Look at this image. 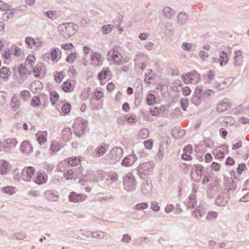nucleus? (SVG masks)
Listing matches in <instances>:
<instances>
[{
    "mask_svg": "<svg viewBox=\"0 0 249 249\" xmlns=\"http://www.w3.org/2000/svg\"><path fill=\"white\" fill-rule=\"evenodd\" d=\"M154 168L155 164L153 161L143 162L137 167V174L141 179H147L148 176L153 173Z\"/></svg>",
    "mask_w": 249,
    "mask_h": 249,
    "instance_id": "obj_1",
    "label": "nucleus"
},
{
    "mask_svg": "<svg viewBox=\"0 0 249 249\" xmlns=\"http://www.w3.org/2000/svg\"><path fill=\"white\" fill-rule=\"evenodd\" d=\"M124 188L127 192L134 191L137 186V182L131 173L124 175L123 178Z\"/></svg>",
    "mask_w": 249,
    "mask_h": 249,
    "instance_id": "obj_2",
    "label": "nucleus"
},
{
    "mask_svg": "<svg viewBox=\"0 0 249 249\" xmlns=\"http://www.w3.org/2000/svg\"><path fill=\"white\" fill-rule=\"evenodd\" d=\"M121 48L118 46H114L110 50L107 54V59L113 60V63L118 65H122L124 62L122 60L123 57L120 53Z\"/></svg>",
    "mask_w": 249,
    "mask_h": 249,
    "instance_id": "obj_3",
    "label": "nucleus"
},
{
    "mask_svg": "<svg viewBox=\"0 0 249 249\" xmlns=\"http://www.w3.org/2000/svg\"><path fill=\"white\" fill-rule=\"evenodd\" d=\"M62 31L60 34L66 38H69L73 35L76 31V24L71 22H67L62 24L61 25Z\"/></svg>",
    "mask_w": 249,
    "mask_h": 249,
    "instance_id": "obj_4",
    "label": "nucleus"
},
{
    "mask_svg": "<svg viewBox=\"0 0 249 249\" xmlns=\"http://www.w3.org/2000/svg\"><path fill=\"white\" fill-rule=\"evenodd\" d=\"M88 124V121L83 119H81L78 124L75 123L74 124L73 131L75 135L80 137L84 135L86 130Z\"/></svg>",
    "mask_w": 249,
    "mask_h": 249,
    "instance_id": "obj_5",
    "label": "nucleus"
},
{
    "mask_svg": "<svg viewBox=\"0 0 249 249\" xmlns=\"http://www.w3.org/2000/svg\"><path fill=\"white\" fill-rule=\"evenodd\" d=\"M183 81L186 84L197 83L200 79V75L196 71L186 73L181 77Z\"/></svg>",
    "mask_w": 249,
    "mask_h": 249,
    "instance_id": "obj_6",
    "label": "nucleus"
},
{
    "mask_svg": "<svg viewBox=\"0 0 249 249\" xmlns=\"http://www.w3.org/2000/svg\"><path fill=\"white\" fill-rule=\"evenodd\" d=\"M202 92V88L197 87L191 98V103L196 106L200 105L204 100L202 95L201 94Z\"/></svg>",
    "mask_w": 249,
    "mask_h": 249,
    "instance_id": "obj_7",
    "label": "nucleus"
},
{
    "mask_svg": "<svg viewBox=\"0 0 249 249\" xmlns=\"http://www.w3.org/2000/svg\"><path fill=\"white\" fill-rule=\"evenodd\" d=\"M224 182L227 184V186L229 187L227 188V192L228 193L230 191H233L235 190L238 185H240L241 182L239 179H237V180L236 181L232 178H229L226 176L224 178Z\"/></svg>",
    "mask_w": 249,
    "mask_h": 249,
    "instance_id": "obj_8",
    "label": "nucleus"
},
{
    "mask_svg": "<svg viewBox=\"0 0 249 249\" xmlns=\"http://www.w3.org/2000/svg\"><path fill=\"white\" fill-rule=\"evenodd\" d=\"M35 170L32 166L26 167L21 172V178L26 181H30L35 174Z\"/></svg>",
    "mask_w": 249,
    "mask_h": 249,
    "instance_id": "obj_9",
    "label": "nucleus"
},
{
    "mask_svg": "<svg viewBox=\"0 0 249 249\" xmlns=\"http://www.w3.org/2000/svg\"><path fill=\"white\" fill-rule=\"evenodd\" d=\"M30 69H28L26 68V63L21 64L18 66V72L19 73L20 78L22 79V81L26 79L28 75L31 74L32 71H31Z\"/></svg>",
    "mask_w": 249,
    "mask_h": 249,
    "instance_id": "obj_10",
    "label": "nucleus"
},
{
    "mask_svg": "<svg viewBox=\"0 0 249 249\" xmlns=\"http://www.w3.org/2000/svg\"><path fill=\"white\" fill-rule=\"evenodd\" d=\"M86 196L82 194H77L75 192L70 193L68 198L70 202L77 203L83 201L86 198Z\"/></svg>",
    "mask_w": 249,
    "mask_h": 249,
    "instance_id": "obj_11",
    "label": "nucleus"
},
{
    "mask_svg": "<svg viewBox=\"0 0 249 249\" xmlns=\"http://www.w3.org/2000/svg\"><path fill=\"white\" fill-rule=\"evenodd\" d=\"M137 159V157L135 154H130L125 156L122 160L121 164L124 166L129 167L132 165Z\"/></svg>",
    "mask_w": 249,
    "mask_h": 249,
    "instance_id": "obj_12",
    "label": "nucleus"
},
{
    "mask_svg": "<svg viewBox=\"0 0 249 249\" xmlns=\"http://www.w3.org/2000/svg\"><path fill=\"white\" fill-rule=\"evenodd\" d=\"M229 198L230 196L228 193L224 192L219 195L215 202L218 206H224L228 203Z\"/></svg>",
    "mask_w": 249,
    "mask_h": 249,
    "instance_id": "obj_13",
    "label": "nucleus"
},
{
    "mask_svg": "<svg viewBox=\"0 0 249 249\" xmlns=\"http://www.w3.org/2000/svg\"><path fill=\"white\" fill-rule=\"evenodd\" d=\"M123 150L121 147H115L110 152V158L112 160L119 161L123 156Z\"/></svg>",
    "mask_w": 249,
    "mask_h": 249,
    "instance_id": "obj_14",
    "label": "nucleus"
},
{
    "mask_svg": "<svg viewBox=\"0 0 249 249\" xmlns=\"http://www.w3.org/2000/svg\"><path fill=\"white\" fill-rule=\"evenodd\" d=\"M17 144V141L15 138H10L2 142V146L4 151H8L11 148L15 147Z\"/></svg>",
    "mask_w": 249,
    "mask_h": 249,
    "instance_id": "obj_15",
    "label": "nucleus"
},
{
    "mask_svg": "<svg viewBox=\"0 0 249 249\" xmlns=\"http://www.w3.org/2000/svg\"><path fill=\"white\" fill-rule=\"evenodd\" d=\"M233 64L235 67H240L243 62V56L241 50H237L234 52Z\"/></svg>",
    "mask_w": 249,
    "mask_h": 249,
    "instance_id": "obj_16",
    "label": "nucleus"
},
{
    "mask_svg": "<svg viewBox=\"0 0 249 249\" xmlns=\"http://www.w3.org/2000/svg\"><path fill=\"white\" fill-rule=\"evenodd\" d=\"M78 171H77V168H73L72 169H66L64 172L65 178L66 179L68 180L74 178V174L75 173L76 176L80 175L81 172L80 171V167L78 168Z\"/></svg>",
    "mask_w": 249,
    "mask_h": 249,
    "instance_id": "obj_17",
    "label": "nucleus"
},
{
    "mask_svg": "<svg viewBox=\"0 0 249 249\" xmlns=\"http://www.w3.org/2000/svg\"><path fill=\"white\" fill-rule=\"evenodd\" d=\"M152 185L151 180H149L148 178L145 179V180L142 183V192L143 195H148L152 191Z\"/></svg>",
    "mask_w": 249,
    "mask_h": 249,
    "instance_id": "obj_18",
    "label": "nucleus"
},
{
    "mask_svg": "<svg viewBox=\"0 0 249 249\" xmlns=\"http://www.w3.org/2000/svg\"><path fill=\"white\" fill-rule=\"evenodd\" d=\"M33 147L28 141H23L20 146V150L22 153L29 154L33 151Z\"/></svg>",
    "mask_w": 249,
    "mask_h": 249,
    "instance_id": "obj_19",
    "label": "nucleus"
},
{
    "mask_svg": "<svg viewBox=\"0 0 249 249\" xmlns=\"http://www.w3.org/2000/svg\"><path fill=\"white\" fill-rule=\"evenodd\" d=\"M47 181V177L41 172L36 174V177L34 179V182L37 185H42L45 183Z\"/></svg>",
    "mask_w": 249,
    "mask_h": 249,
    "instance_id": "obj_20",
    "label": "nucleus"
},
{
    "mask_svg": "<svg viewBox=\"0 0 249 249\" xmlns=\"http://www.w3.org/2000/svg\"><path fill=\"white\" fill-rule=\"evenodd\" d=\"M213 59L214 62L216 61H219V64L221 66L225 65L228 62L229 58L227 53L224 51H222L219 54V58L218 59L217 58L213 57Z\"/></svg>",
    "mask_w": 249,
    "mask_h": 249,
    "instance_id": "obj_21",
    "label": "nucleus"
},
{
    "mask_svg": "<svg viewBox=\"0 0 249 249\" xmlns=\"http://www.w3.org/2000/svg\"><path fill=\"white\" fill-rule=\"evenodd\" d=\"M59 51V49L57 48H53L51 50L50 53H46L44 54L43 57L44 60L48 61L50 59V57H51V58L53 61H55L58 57V53Z\"/></svg>",
    "mask_w": 249,
    "mask_h": 249,
    "instance_id": "obj_22",
    "label": "nucleus"
},
{
    "mask_svg": "<svg viewBox=\"0 0 249 249\" xmlns=\"http://www.w3.org/2000/svg\"><path fill=\"white\" fill-rule=\"evenodd\" d=\"M72 137L71 129L70 127L64 128L61 132V138L64 141H69Z\"/></svg>",
    "mask_w": 249,
    "mask_h": 249,
    "instance_id": "obj_23",
    "label": "nucleus"
},
{
    "mask_svg": "<svg viewBox=\"0 0 249 249\" xmlns=\"http://www.w3.org/2000/svg\"><path fill=\"white\" fill-rule=\"evenodd\" d=\"M108 148V145L103 143L102 144L98 146L95 150V153L97 157H100L104 155Z\"/></svg>",
    "mask_w": 249,
    "mask_h": 249,
    "instance_id": "obj_24",
    "label": "nucleus"
},
{
    "mask_svg": "<svg viewBox=\"0 0 249 249\" xmlns=\"http://www.w3.org/2000/svg\"><path fill=\"white\" fill-rule=\"evenodd\" d=\"M36 136L40 145L44 144L47 142V132L46 131L38 132Z\"/></svg>",
    "mask_w": 249,
    "mask_h": 249,
    "instance_id": "obj_25",
    "label": "nucleus"
},
{
    "mask_svg": "<svg viewBox=\"0 0 249 249\" xmlns=\"http://www.w3.org/2000/svg\"><path fill=\"white\" fill-rule=\"evenodd\" d=\"M231 104L229 102H221L218 103L216 107V110L218 112H222L231 107Z\"/></svg>",
    "mask_w": 249,
    "mask_h": 249,
    "instance_id": "obj_26",
    "label": "nucleus"
},
{
    "mask_svg": "<svg viewBox=\"0 0 249 249\" xmlns=\"http://www.w3.org/2000/svg\"><path fill=\"white\" fill-rule=\"evenodd\" d=\"M177 18L178 23L179 25H183L186 23L189 19L187 14L183 11L180 12L178 14Z\"/></svg>",
    "mask_w": 249,
    "mask_h": 249,
    "instance_id": "obj_27",
    "label": "nucleus"
},
{
    "mask_svg": "<svg viewBox=\"0 0 249 249\" xmlns=\"http://www.w3.org/2000/svg\"><path fill=\"white\" fill-rule=\"evenodd\" d=\"M10 166L9 163L5 160H1L0 161V173L4 175L7 173L10 169Z\"/></svg>",
    "mask_w": 249,
    "mask_h": 249,
    "instance_id": "obj_28",
    "label": "nucleus"
},
{
    "mask_svg": "<svg viewBox=\"0 0 249 249\" xmlns=\"http://www.w3.org/2000/svg\"><path fill=\"white\" fill-rule=\"evenodd\" d=\"M219 120V122L223 123V125L225 126H231L234 123L233 118L231 116L220 117Z\"/></svg>",
    "mask_w": 249,
    "mask_h": 249,
    "instance_id": "obj_29",
    "label": "nucleus"
},
{
    "mask_svg": "<svg viewBox=\"0 0 249 249\" xmlns=\"http://www.w3.org/2000/svg\"><path fill=\"white\" fill-rule=\"evenodd\" d=\"M11 72L9 69L6 67H3L0 69V77L4 80L9 79V76L11 75Z\"/></svg>",
    "mask_w": 249,
    "mask_h": 249,
    "instance_id": "obj_30",
    "label": "nucleus"
},
{
    "mask_svg": "<svg viewBox=\"0 0 249 249\" xmlns=\"http://www.w3.org/2000/svg\"><path fill=\"white\" fill-rule=\"evenodd\" d=\"M44 195L47 199L52 201H57L58 196L51 190H48L44 192Z\"/></svg>",
    "mask_w": 249,
    "mask_h": 249,
    "instance_id": "obj_31",
    "label": "nucleus"
},
{
    "mask_svg": "<svg viewBox=\"0 0 249 249\" xmlns=\"http://www.w3.org/2000/svg\"><path fill=\"white\" fill-rule=\"evenodd\" d=\"M62 89L65 92H72L74 90V87H73L70 81L67 80L63 82L62 86Z\"/></svg>",
    "mask_w": 249,
    "mask_h": 249,
    "instance_id": "obj_32",
    "label": "nucleus"
},
{
    "mask_svg": "<svg viewBox=\"0 0 249 249\" xmlns=\"http://www.w3.org/2000/svg\"><path fill=\"white\" fill-rule=\"evenodd\" d=\"M188 207L194 208L197 205L196 195L194 193H191L188 197Z\"/></svg>",
    "mask_w": 249,
    "mask_h": 249,
    "instance_id": "obj_33",
    "label": "nucleus"
},
{
    "mask_svg": "<svg viewBox=\"0 0 249 249\" xmlns=\"http://www.w3.org/2000/svg\"><path fill=\"white\" fill-rule=\"evenodd\" d=\"M194 167H195V173L197 175V176L202 177L204 173V167L200 164H194Z\"/></svg>",
    "mask_w": 249,
    "mask_h": 249,
    "instance_id": "obj_34",
    "label": "nucleus"
},
{
    "mask_svg": "<svg viewBox=\"0 0 249 249\" xmlns=\"http://www.w3.org/2000/svg\"><path fill=\"white\" fill-rule=\"evenodd\" d=\"M162 13L165 18H170L174 15V11L169 7H164L162 9Z\"/></svg>",
    "mask_w": 249,
    "mask_h": 249,
    "instance_id": "obj_35",
    "label": "nucleus"
},
{
    "mask_svg": "<svg viewBox=\"0 0 249 249\" xmlns=\"http://www.w3.org/2000/svg\"><path fill=\"white\" fill-rule=\"evenodd\" d=\"M25 43L28 46V47L30 48H32V46L34 45L36 46L37 47H40L41 45H36V42L35 41V39L31 36L26 37L25 38Z\"/></svg>",
    "mask_w": 249,
    "mask_h": 249,
    "instance_id": "obj_36",
    "label": "nucleus"
},
{
    "mask_svg": "<svg viewBox=\"0 0 249 249\" xmlns=\"http://www.w3.org/2000/svg\"><path fill=\"white\" fill-rule=\"evenodd\" d=\"M156 99L155 95L153 93H149L146 98V102L149 106H152L156 103Z\"/></svg>",
    "mask_w": 249,
    "mask_h": 249,
    "instance_id": "obj_37",
    "label": "nucleus"
},
{
    "mask_svg": "<svg viewBox=\"0 0 249 249\" xmlns=\"http://www.w3.org/2000/svg\"><path fill=\"white\" fill-rule=\"evenodd\" d=\"M19 104L20 103L18 98L15 96L13 97L11 102L12 110L16 111L19 107Z\"/></svg>",
    "mask_w": 249,
    "mask_h": 249,
    "instance_id": "obj_38",
    "label": "nucleus"
},
{
    "mask_svg": "<svg viewBox=\"0 0 249 249\" xmlns=\"http://www.w3.org/2000/svg\"><path fill=\"white\" fill-rule=\"evenodd\" d=\"M107 180H110L112 182H115L118 180V175L114 172H108L107 175Z\"/></svg>",
    "mask_w": 249,
    "mask_h": 249,
    "instance_id": "obj_39",
    "label": "nucleus"
},
{
    "mask_svg": "<svg viewBox=\"0 0 249 249\" xmlns=\"http://www.w3.org/2000/svg\"><path fill=\"white\" fill-rule=\"evenodd\" d=\"M15 188L14 187L11 186H7L2 187L1 188V191L9 195H12L15 193Z\"/></svg>",
    "mask_w": 249,
    "mask_h": 249,
    "instance_id": "obj_40",
    "label": "nucleus"
},
{
    "mask_svg": "<svg viewBox=\"0 0 249 249\" xmlns=\"http://www.w3.org/2000/svg\"><path fill=\"white\" fill-rule=\"evenodd\" d=\"M149 134V131L148 129L143 128L140 130L138 133V137L144 139L147 138Z\"/></svg>",
    "mask_w": 249,
    "mask_h": 249,
    "instance_id": "obj_41",
    "label": "nucleus"
},
{
    "mask_svg": "<svg viewBox=\"0 0 249 249\" xmlns=\"http://www.w3.org/2000/svg\"><path fill=\"white\" fill-rule=\"evenodd\" d=\"M249 106L248 107H244L242 105L237 106L235 108V111L237 114L243 113L247 114L248 113Z\"/></svg>",
    "mask_w": 249,
    "mask_h": 249,
    "instance_id": "obj_42",
    "label": "nucleus"
},
{
    "mask_svg": "<svg viewBox=\"0 0 249 249\" xmlns=\"http://www.w3.org/2000/svg\"><path fill=\"white\" fill-rule=\"evenodd\" d=\"M59 94L56 91H53L50 94V101L52 105H54L59 98Z\"/></svg>",
    "mask_w": 249,
    "mask_h": 249,
    "instance_id": "obj_43",
    "label": "nucleus"
},
{
    "mask_svg": "<svg viewBox=\"0 0 249 249\" xmlns=\"http://www.w3.org/2000/svg\"><path fill=\"white\" fill-rule=\"evenodd\" d=\"M183 86L182 82L179 80H178L176 81L175 82L171 83L170 88L172 89L173 90L178 92L179 91L178 87H181Z\"/></svg>",
    "mask_w": 249,
    "mask_h": 249,
    "instance_id": "obj_44",
    "label": "nucleus"
},
{
    "mask_svg": "<svg viewBox=\"0 0 249 249\" xmlns=\"http://www.w3.org/2000/svg\"><path fill=\"white\" fill-rule=\"evenodd\" d=\"M124 120L129 124H135L136 122V116L135 114H127L124 116Z\"/></svg>",
    "mask_w": 249,
    "mask_h": 249,
    "instance_id": "obj_45",
    "label": "nucleus"
},
{
    "mask_svg": "<svg viewBox=\"0 0 249 249\" xmlns=\"http://www.w3.org/2000/svg\"><path fill=\"white\" fill-rule=\"evenodd\" d=\"M109 71L108 69L102 70L98 74V77L99 80H103L105 79L108 75V73Z\"/></svg>",
    "mask_w": 249,
    "mask_h": 249,
    "instance_id": "obj_46",
    "label": "nucleus"
},
{
    "mask_svg": "<svg viewBox=\"0 0 249 249\" xmlns=\"http://www.w3.org/2000/svg\"><path fill=\"white\" fill-rule=\"evenodd\" d=\"M103 96V93L101 90L96 89V91L92 94V99L93 100H100Z\"/></svg>",
    "mask_w": 249,
    "mask_h": 249,
    "instance_id": "obj_47",
    "label": "nucleus"
},
{
    "mask_svg": "<svg viewBox=\"0 0 249 249\" xmlns=\"http://www.w3.org/2000/svg\"><path fill=\"white\" fill-rule=\"evenodd\" d=\"M197 213H198L199 218H201L206 214V211L204 209H200V207H198V208L196 209V211L194 210L193 212V214L194 216L195 217L198 218L199 217H198V215H197Z\"/></svg>",
    "mask_w": 249,
    "mask_h": 249,
    "instance_id": "obj_48",
    "label": "nucleus"
},
{
    "mask_svg": "<svg viewBox=\"0 0 249 249\" xmlns=\"http://www.w3.org/2000/svg\"><path fill=\"white\" fill-rule=\"evenodd\" d=\"M31 69H33L32 71L35 77L38 78L40 75L41 71L42 70L41 67L40 66H37L34 67H33Z\"/></svg>",
    "mask_w": 249,
    "mask_h": 249,
    "instance_id": "obj_49",
    "label": "nucleus"
},
{
    "mask_svg": "<svg viewBox=\"0 0 249 249\" xmlns=\"http://www.w3.org/2000/svg\"><path fill=\"white\" fill-rule=\"evenodd\" d=\"M61 149V146L60 144L56 142H52L51 146L50 147V150L53 152L56 153L58 151Z\"/></svg>",
    "mask_w": 249,
    "mask_h": 249,
    "instance_id": "obj_50",
    "label": "nucleus"
},
{
    "mask_svg": "<svg viewBox=\"0 0 249 249\" xmlns=\"http://www.w3.org/2000/svg\"><path fill=\"white\" fill-rule=\"evenodd\" d=\"M142 98V93L138 92L135 94L134 104L136 107H138L141 105Z\"/></svg>",
    "mask_w": 249,
    "mask_h": 249,
    "instance_id": "obj_51",
    "label": "nucleus"
},
{
    "mask_svg": "<svg viewBox=\"0 0 249 249\" xmlns=\"http://www.w3.org/2000/svg\"><path fill=\"white\" fill-rule=\"evenodd\" d=\"M26 235L23 232H17L11 236V239H16L18 240H22L25 238Z\"/></svg>",
    "mask_w": 249,
    "mask_h": 249,
    "instance_id": "obj_52",
    "label": "nucleus"
},
{
    "mask_svg": "<svg viewBox=\"0 0 249 249\" xmlns=\"http://www.w3.org/2000/svg\"><path fill=\"white\" fill-rule=\"evenodd\" d=\"M114 26L111 24L105 25L102 26V30L104 34H107L111 32L113 29Z\"/></svg>",
    "mask_w": 249,
    "mask_h": 249,
    "instance_id": "obj_53",
    "label": "nucleus"
},
{
    "mask_svg": "<svg viewBox=\"0 0 249 249\" xmlns=\"http://www.w3.org/2000/svg\"><path fill=\"white\" fill-rule=\"evenodd\" d=\"M76 53H71L67 56V57L66 58V61L68 63L72 64L74 62L75 59L76 58Z\"/></svg>",
    "mask_w": 249,
    "mask_h": 249,
    "instance_id": "obj_54",
    "label": "nucleus"
},
{
    "mask_svg": "<svg viewBox=\"0 0 249 249\" xmlns=\"http://www.w3.org/2000/svg\"><path fill=\"white\" fill-rule=\"evenodd\" d=\"M214 93L215 92L212 89H208L204 91L202 89V92H201L204 99L205 98L209 97L211 95L214 94Z\"/></svg>",
    "mask_w": 249,
    "mask_h": 249,
    "instance_id": "obj_55",
    "label": "nucleus"
},
{
    "mask_svg": "<svg viewBox=\"0 0 249 249\" xmlns=\"http://www.w3.org/2000/svg\"><path fill=\"white\" fill-rule=\"evenodd\" d=\"M80 162V160L77 159L76 157H73L69 159L68 163L69 165L73 167L78 165Z\"/></svg>",
    "mask_w": 249,
    "mask_h": 249,
    "instance_id": "obj_56",
    "label": "nucleus"
},
{
    "mask_svg": "<svg viewBox=\"0 0 249 249\" xmlns=\"http://www.w3.org/2000/svg\"><path fill=\"white\" fill-rule=\"evenodd\" d=\"M248 169L246 164L244 163H240L237 168V173L239 175H241L244 171Z\"/></svg>",
    "mask_w": 249,
    "mask_h": 249,
    "instance_id": "obj_57",
    "label": "nucleus"
},
{
    "mask_svg": "<svg viewBox=\"0 0 249 249\" xmlns=\"http://www.w3.org/2000/svg\"><path fill=\"white\" fill-rule=\"evenodd\" d=\"M40 100L39 96H34L31 100V105L33 107H37L40 105Z\"/></svg>",
    "mask_w": 249,
    "mask_h": 249,
    "instance_id": "obj_58",
    "label": "nucleus"
},
{
    "mask_svg": "<svg viewBox=\"0 0 249 249\" xmlns=\"http://www.w3.org/2000/svg\"><path fill=\"white\" fill-rule=\"evenodd\" d=\"M71 109V105L69 103L64 104L61 107L62 112L65 114H68L70 112Z\"/></svg>",
    "mask_w": 249,
    "mask_h": 249,
    "instance_id": "obj_59",
    "label": "nucleus"
},
{
    "mask_svg": "<svg viewBox=\"0 0 249 249\" xmlns=\"http://www.w3.org/2000/svg\"><path fill=\"white\" fill-rule=\"evenodd\" d=\"M105 236V233L102 231L92 232V237L93 238L103 239Z\"/></svg>",
    "mask_w": 249,
    "mask_h": 249,
    "instance_id": "obj_60",
    "label": "nucleus"
},
{
    "mask_svg": "<svg viewBox=\"0 0 249 249\" xmlns=\"http://www.w3.org/2000/svg\"><path fill=\"white\" fill-rule=\"evenodd\" d=\"M203 142L205 146L208 148H212L214 145L213 142L210 138H204Z\"/></svg>",
    "mask_w": 249,
    "mask_h": 249,
    "instance_id": "obj_61",
    "label": "nucleus"
},
{
    "mask_svg": "<svg viewBox=\"0 0 249 249\" xmlns=\"http://www.w3.org/2000/svg\"><path fill=\"white\" fill-rule=\"evenodd\" d=\"M162 109L158 107H155L153 109L150 108V113L153 116H158L161 112Z\"/></svg>",
    "mask_w": 249,
    "mask_h": 249,
    "instance_id": "obj_62",
    "label": "nucleus"
},
{
    "mask_svg": "<svg viewBox=\"0 0 249 249\" xmlns=\"http://www.w3.org/2000/svg\"><path fill=\"white\" fill-rule=\"evenodd\" d=\"M12 6L8 4L4 3L3 1L0 0V10L1 11H7L11 10Z\"/></svg>",
    "mask_w": 249,
    "mask_h": 249,
    "instance_id": "obj_63",
    "label": "nucleus"
},
{
    "mask_svg": "<svg viewBox=\"0 0 249 249\" xmlns=\"http://www.w3.org/2000/svg\"><path fill=\"white\" fill-rule=\"evenodd\" d=\"M180 105L183 110L186 111L189 105V100L187 98H182L180 100Z\"/></svg>",
    "mask_w": 249,
    "mask_h": 249,
    "instance_id": "obj_64",
    "label": "nucleus"
}]
</instances>
